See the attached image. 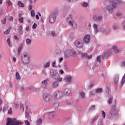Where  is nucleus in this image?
<instances>
[{"label":"nucleus","mask_w":125,"mask_h":125,"mask_svg":"<svg viewBox=\"0 0 125 125\" xmlns=\"http://www.w3.org/2000/svg\"><path fill=\"white\" fill-rule=\"evenodd\" d=\"M70 56V50H67L64 52V57L65 58H68Z\"/></svg>","instance_id":"15"},{"label":"nucleus","mask_w":125,"mask_h":125,"mask_svg":"<svg viewBox=\"0 0 125 125\" xmlns=\"http://www.w3.org/2000/svg\"><path fill=\"white\" fill-rule=\"evenodd\" d=\"M14 39H15V40H16V41H18V40H19L18 37H17V36H14Z\"/></svg>","instance_id":"59"},{"label":"nucleus","mask_w":125,"mask_h":125,"mask_svg":"<svg viewBox=\"0 0 125 125\" xmlns=\"http://www.w3.org/2000/svg\"><path fill=\"white\" fill-rule=\"evenodd\" d=\"M25 123L26 125H30V122H29V121L26 120Z\"/></svg>","instance_id":"49"},{"label":"nucleus","mask_w":125,"mask_h":125,"mask_svg":"<svg viewBox=\"0 0 125 125\" xmlns=\"http://www.w3.org/2000/svg\"><path fill=\"white\" fill-rule=\"evenodd\" d=\"M64 96V94L62 92H56L54 93V97L56 98V99H60V98H62Z\"/></svg>","instance_id":"9"},{"label":"nucleus","mask_w":125,"mask_h":125,"mask_svg":"<svg viewBox=\"0 0 125 125\" xmlns=\"http://www.w3.org/2000/svg\"><path fill=\"white\" fill-rule=\"evenodd\" d=\"M94 27L95 28V32H97V31H98L97 25H96V24H94Z\"/></svg>","instance_id":"44"},{"label":"nucleus","mask_w":125,"mask_h":125,"mask_svg":"<svg viewBox=\"0 0 125 125\" xmlns=\"http://www.w3.org/2000/svg\"><path fill=\"white\" fill-rule=\"evenodd\" d=\"M29 3H32L33 2V0H29Z\"/></svg>","instance_id":"63"},{"label":"nucleus","mask_w":125,"mask_h":125,"mask_svg":"<svg viewBox=\"0 0 125 125\" xmlns=\"http://www.w3.org/2000/svg\"><path fill=\"white\" fill-rule=\"evenodd\" d=\"M1 21H2V24H5L6 23V19L5 18L3 20H2Z\"/></svg>","instance_id":"42"},{"label":"nucleus","mask_w":125,"mask_h":125,"mask_svg":"<svg viewBox=\"0 0 125 125\" xmlns=\"http://www.w3.org/2000/svg\"><path fill=\"white\" fill-rule=\"evenodd\" d=\"M110 115L111 118L117 120L119 118V111L116 108H112L110 112Z\"/></svg>","instance_id":"4"},{"label":"nucleus","mask_w":125,"mask_h":125,"mask_svg":"<svg viewBox=\"0 0 125 125\" xmlns=\"http://www.w3.org/2000/svg\"><path fill=\"white\" fill-rule=\"evenodd\" d=\"M63 61V58H60L59 60V62H62Z\"/></svg>","instance_id":"55"},{"label":"nucleus","mask_w":125,"mask_h":125,"mask_svg":"<svg viewBox=\"0 0 125 125\" xmlns=\"http://www.w3.org/2000/svg\"><path fill=\"white\" fill-rule=\"evenodd\" d=\"M31 14L32 17H34L35 15H36V14H35V11L34 10H32L31 11Z\"/></svg>","instance_id":"35"},{"label":"nucleus","mask_w":125,"mask_h":125,"mask_svg":"<svg viewBox=\"0 0 125 125\" xmlns=\"http://www.w3.org/2000/svg\"><path fill=\"white\" fill-rule=\"evenodd\" d=\"M16 77L17 78V80H21V77L20 76V75L18 72H16Z\"/></svg>","instance_id":"27"},{"label":"nucleus","mask_w":125,"mask_h":125,"mask_svg":"<svg viewBox=\"0 0 125 125\" xmlns=\"http://www.w3.org/2000/svg\"><path fill=\"white\" fill-rule=\"evenodd\" d=\"M52 96L48 95L47 93H45L43 95V100L44 102L47 104L52 102Z\"/></svg>","instance_id":"5"},{"label":"nucleus","mask_w":125,"mask_h":125,"mask_svg":"<svg viewBox=\"0 0 125 125\" xmlns=\"http://www.w3.org/2000/svg\"><path fill=\"white\" fill-rule=\"evenodd\" d=\"M60 74H64V71H63V70H61L60 71Z\"/></svg>","instance_id":"61"},{"label":"nucleus","mask_w":125,"mask_h":125,"mask_svg":"<svg viewBox=\"0 0 125 125\" xmlns=\"http://www.w3.org/2000/svg\"><path fill=\"white\" fill-rule=\"evenodd\" d=\"M54 106L55 108V109H57L58 108H59V103L55 104Z\"/></svg>","instance_id":"37"},{"label":"nucleus","mask_w":125,"mask_h":125,"mask_svg":"<svg viewBox=\"0 0 125 125\" xmlns=\"http://www.w3.org/2000/svg\"><path fill=\"white\" fill-rule=\"evenodd\" d=\"M113 102V97H111L109 98L108 100V104H111Z\"/></svg>","instance_id":"36"},{"label":"nucleus","mask_w":125,"mask_h":125,"mask_svg":"<svg viewBox=\"0 0 125 125\" xmlns=\"http://www.w3.org/2000/svg\"><path fill=\"white\" fill-rule=\"evenodd\" d=\"M121 65L124 67V66H125V62H121Z\"/></svg>","instance_id":"48"},{"label":"nucleus","mask_w":125,"mask_h":125,"mask_svg":"<svg viewBox=\"0 0 125 125\" xmlns=\"http://www.w3.org/2000/svg\"><path fill=\"white\" fill-rule=\"evenodd\" d=\"M76 55H77V53L76 52V51L74 50H70V56L75 57Z\"/></svg>","instance_id":"17"},{"label":"nucleus","mask_w":125,"mask_h":125,"mask_svg":"<svg viewBox=\"0 0 125 125\" xmlns=\"http://www.w3.org/2000/svg\"><path fill=\"white\" fill-rule=\"evenodd\" d=\"M53 87L55 88L58 87V82H55L52 84Z\"/></svg>","instance_id":"21"},{"label":"nucleus","mask_w":125,"mask_h":125,"mask_svg":"<svg viewBox=\"0 0 125 125\" xmlns=\"http://www.w3.org/2000/svg\"><path fill=\"white\" fill-rule=\"evenodd\" d=\"M10 29L11 27H10L8 29H7L6 31H4V35H8L10 33Z\"/></svg>","instance_id":"23"},{"label":"nucleus","mask_w":125,"mask_h":125,"mask_svg":"<svg viewBox=\"0 0 125 125\" xmlns=\"http://www.w3.org/2000/svg\"><path fill=\"white\" fill-rule=\"evenodd\" d=\"M75 46H76V47H83V41H82L81 40H77L75 42Z\"/></svg>","instance_id":"10"},{"label":"nucleus","mask_w":125,"mask_h":125,"mask_svg":"<svg viewBox=\"0 0 125 125\" xmlns=\"http://www.w3.org/2000/svg\"><path fill=\"white\" fill-rule=\"evenodd\" d=\"M33 29H36L37 28V24L36 23H34L32 26Z\"/></svg>","instance_id":"50"},{"label":"nucleus","mask_w":125,"mask_h":125,"mask_svg":"<svg viewBox=\"0 0 125 125\" xmlns=\"http://www.w3.org/2000/svg\"><path fill=\"white\" fill-rule=\"evenodd\" d=\"M98 119V116H96L93 119V120H92V122H95V121H96V120H97Z\"/></svg>","instance_id":"47"},{"label":"nucleus","mask_w":125,"mask_h":125,"mask_svg":"<svg viewBox=\"0 0 125 125\" xmlns=\"http://www.w3.org/2000/svg\"><path fill=\"white\" fill-rule=\"evenodd\" d=\"M7 41V43H8L9 46L10 47H11L12 44H11V42H10V39L8 38Z\"/></svg>","instance_id":"32"},{"label":"nucleus","mask_w":125,"mask_h":125,"mask_svg":"<svg viewBox=\"0 0 125 125\" xmlns=\"http://www.w3.org/2000/svg\"><path fill=\"white\" fill-rule=\"evenodd\" d=\"M90 95H91V96H94V93H93L92 91L91 92Z\"/></svg>","instance_id":"56"},{"label":"nucleus","mask_w":125,"mask_h":125,"mask_svg":"<svg viewBox=\"0 0 125 125\" xmlns=\"http://www.w3.org/2000/svg\"><path fill=\"white\" fill-rule=\"evenodd\" d=\"M64 94L66 95H69L71 93V89L69 88H66L64 90Z\"/></svg>","instance_id":"16"},{"label":"nucleus","mask_w":125,"mask_h":125,"mask_svg":"<svg viewBox=\"0 0 125 125\" xmlns=\"http://www.w3.org/2000/svg\"><path fill=\"white\" fill-rule=\"evenodd\" d=\"M78 54L79 56L82 57V58H83V57H85V58H87V59H90V58H92V55H88L86 53H83L82 51H78Z\"/></svg>","instance_id":"8"},{"label":"nucleus","mask_w":125,"mask_h":125,"mask_svg":"<svg viewBox=\"0 0 125 125\" xmlns=\"http://www.w3.org/2000/svg\"><path fill=\"white\" fill-rule=\"evenodd\" d=\"M7 3L9 5H11V4H12V3H11L10 1H8Z\"/></svg>","instance_id":"58"},{"label":"nucleus","mask_w":125,"mask_h":125,"mask_svg":"<svg viewBox=\"0 0 125 125\" xmlns=\"http://www.w3.org/2000/svg\"><path fill=\"white\" fill-rule=\"evenodd\" d=\"M66 20L72 27L75 29L77 28V24L73 21V16L72 15H69L66 18Z\"/></svg>","instance_id":"6"},{"label":"nucleus","mask_w":125,"mask_h":125,"mask_svg":"<svg viewBox=\"0 0 125 125\" xmlns=\"http://www.w3.org/2000/svg\"><path fill=\"white\" fill-rule=\"evenodd\" d=\"M58 15V12L56 11L50 14L49 16V21L52 24L55 22L56 20V16Z\"/></svg>","instance_id":"7"},{"label":"nucleus","mask_w":125,"mask_h":125,"mask_svg":"<svg viewBox=\"0 0 125 125\" xmlns=\"http://www.w3.org/2000/svg\"><path fill=\"white\" fill-rule=\"evenodd\" d=\"M23 47V44H20L18 48V54L20 55L21 54V51H22V48Z\"/></svg>","instance_id":"14"},{"label":"nucleus","mask_w":125,"mask_h":125,"mask_svg":"<svg viewBox=\"0 0 125 125\" xmlns=\"http://www.w3.org/2000/svg\"><path fill=\"white\" fill-rule=\"evenodd\" d=\"M18 4L19 5H20V7H25V5H24V4L23 3H22V2H21V1H19L18 2Z\"/></svg>","instance_id":"25"},{"label":"nucleus","mask_w":125,"mask_h":125,"mask_svg":"<svg viewBox=\"0 0 125 125\" xmlns=\"http://www.w3.org/2000/svg\"><path fill=\"white\" fill-rule=\"evenodd\" d=\"M49 66H50V63L49 62H47L43 65L44 68H48Z\"/></svg>","instance_id":"26"},{"label":"nucleus","mask_w":125,"mask_h":125,"mask_svg":"<svg viewBox=\"0 0 125 125\" xmlns=\"http://www.w3.org/2000/svg\"><path fill=\"white\" fill-rule=\"evenodd\" d=\"M26 30L27 32H29V31H30V27L27 26L26 28Z\"/></svg>","instance_id":"54"},{"label":"nucleus","mask_w":125,"mask_h":125,"mask_svg":"<svg viewBox=\"0 0 125 125\" xmlns=\"http://www.w3.org/2000/svg\"><path fill=\"white\" fill-rule=\"evenodd\" d=\"M102 116L103 117V119H105V118H106V113H105V112L103 110L102 111Z\"/></svg>","instance_id":"29"},{"label":"nucleus","mask_w":125,"mask_h":125,"mask_svg":"<svg viewBox=\"0 0 125 125\" xmlns=\"http://www.w3.org/2000/svg\"><path fill=\"white\" fill-rule=\"evenodd\" d=\"M118 82H119V76H116L114 79V83H117Z\"/></svg>","instance_id":"34"},{"label":"nucleus","mask_w":125,"mask_h":125,"mask_svg":"<svg viewBox=\"0 0 125 125\" xmlns=\"http://www.w3.org/2000/svg\"><path fill=\"white\" fill-rule=\"evenodd\" d=\"M117 16H121L122 15V13H118L117 14H116Z\"/></svg>","instance_id":"60"},{"label":"nucleus","mask_w":125,"mask_h":125,"mask_svg":"<svg viewBox=\"0 0 125 125\" xmlns=\"http://www.w3.org/2000/svg\"><path fill=\"white\" fill-rule=\"evenodd\" d=\"M13 61H14V62H15L16 61V58L13 57Z\"/></svg>","instance_id":"62"},{"label":"nucleus","mask_w":125,"mask_h":125,"mask_svg":"<svg viewBox=\"0 0 125 125\" xmlns=\"http://www.w3.org/2000/svg\"><path fill=\"white\" fill-rule=\"evenodd\" d=\"M19 33L20 34H23V27H22V25H21L19 27Z\"/></svg>","instance_id":"28"},{"label":"nucleus","mask_w":125,"mask_h":125,"mask_svg":"<svg viewBox=\"0 0 125 125\" xmlns=\"http://www.w3.org/2000/svg\"><path fill=\"white\" fill-rule=\"evenodd\" d=\"M51 35L52 37H56V36H57V33H56L55 31H52L51 32Z\"/></svg>","instance_id":"30"},{"label":"nucleus","mask_w":125,"mask_h":125,"mask_svg":"<svg viewBox=\"0 0 125 125\" xmlns=\"http://www.w3.org/2000/svg\"><path fill=\"white\" fill-rule=\"evenodd\" d=\"M95 21H98V22H100V21H102V16H99L96 18H94Z\"/></svg>","instance_id":"18"},{"label":"nucleus","mask_w":125,"mask_h":125,"mask_svg":"<svg viewBox=\"0 0 125 125\" xmlns=\"http://www.w3.org/2000/svg\"><path fill=\"white\" fill-rule=\"evenodd\" d=\"M22 123L15 118H8L6 125H21Z\"/></svg>","instance_id":"2"},{"label":"nucleus","mask_w":125,"mask_h":125,"mask_svg":"<svg viewBox=\"0 0 125 125\" xmlns=\"http://www.w3.org/2000/svg\"><path fill=\"white\" fill-rule=\"evenodd\" d=\"M112 28L113 30H117V29H119L120 28V26L117 24H114L112 26Z\"/></svg>","instance_id":"20"},{"label":"nucleus","mask_w":125,"mask_h":125,"mask_svg":"<svg viewBox=\"0 0 125 125\" xmlns=\"http://www.w3.org/2000/svg\"><path fill=\"white\" fill-rule=\"evenodd\" d=\"M23 20H24V18H23V17L20 18L19 19V21L20 23H23Z\"/></svg>","instance_id":"40"},{"label":"nucleus","mask_w":125,"mask_h":125,"mask_svg":"<svg viewBox=\"0 0 125 125\" xmlns=\"http://www.w3.org/2000/svg\"><path fill=\"white\" fill-rule=\"evenodd\" d=\"M95 109V105H92L91 106V110H94Z\"/></svg>","instance_id":"51"},{"label":"nucleus","mask_w":125,"mask_h":125,"mask_svg":"<svg viewBox=\"0 0 125 125\" xmlns=\"http://www.w3.org/2000/svg\"><path fill=\"white\" fill-rule=\"evenodd\" d=\"M55 114L54 112H51L49 113V116L51 117V118H54Z\"/></svg>","instance_id":"39"},{"label":"nucleus","mask_w":125,"mask_h":125,"mask_svg":"<svg viewBox=\"0 0 125 125\" xmlns=\"http://www.w3.org/2000/svg\"><path fill=\"white\" fill-rule=\"evenodd\" d=\"M65 80L66 83H71V80H72V77H66L65 78Z\"/></svg>","instance_id":"19"},{"label":"nucleus","mask_w":125,"mask_h":125,"mask_svg":"<svg viewBox=\"0 0 125 125\" xmlns=\"http://www.w3.org/2000/svg\"><path fill=\"white\" fill-rule=\"evenodd\" d=\"M111 1L110 5L107 6V9H108L110 12H113V9L118 5L117 2L120 3L121 1L120 0H111Z\"/></svg>","instance_id":"3"},{"label":"nucleus","mask_w":125,"mask_h":125,"mask_svg":"<svg viewBox=\"0 0 125 125\" xmlns=\"http://www.w3.org/2000/svg\"><path fill=\"white\" fill-rule=\"evenodd\" d=\"M32 8H33V6L30 5L29 6V10H32Z\"/></svg>","instance_id":"53"},{"label":"nucleus","mask_w":125,"mask_h":125,"mask_svg":"<svg viewBox=\"0 0 125 125\" xmlns=\"http://www.w3.org/2000/svg\"><path fill=\"white\" fill-rule=\"evenodd\" d=\"M90 42V36L86 35L84 37V42L85 43H88Z\"/></svg>","instance_id":"12"},{"label":"nucleus","mask_w":125,"mask_h":125,"mask_svg":"<svg viewBox=\"0 0 125 125\" xmlns=\"http://www.w3.org/2000/svg\"><path fill=\"white\" fill-rule=\"evenodd\" d=\"M36 18L37 20H39V19H40V17H39L38 15H36Z\"/></svg>","instance_id":"57"},{"label":"nucleus","mask_w":125,"mask_h":125,"mask_svg":"<svg viewBox=\"0 0 125 125\" xmlns=\"http://www.w3.org/2000/svg\"><path fill=\"white\" fill-rule=\"evenodd\" d=\"M47 82H48V80H45L42 82V84H43V85H46V84H47Z\"/></svg>","instance_id":"31"},{"label":"nucleus","mask_w":125,"mask_h":125,"mask_svg":"<svg viewBox=\"0 0 125 125\" xmlns=\"http://www.w3.org/2000/svg\"><path fill=\"white\" fill-rule=\"evenodd\" d=\"M26 42L28 44H31V42H32V41H31V39H27L26 41Z\"/></svg>","instance_id":"33"},{"label":"nucleus","mask_w":125,"mask_h":125,"mask_svg":"<svg viewBox=\"0 0 125 125\" xmlns=\"http://www.w3.org/2000/svg\"><path fill=\"white\" fill-rule=\"evenodd\" d=\"M8 113L9 114V115H11V114H12V109H11V108H10L8 110Z\"/></svg>","instance_id":"41"},{"label":"nucleus","mask_w":125,"mask_h":125,"mask_svg":"<svg viewBox=\"0 0 125 125\" xmlns=\"http://www.w3.org/2000/svg\"><path fill=\"white\" fill-rule=\"evenodd\" d=\"M113 49H114L116 52H119V50H118V48L117 47V46H114L113 47Z\"/></svg>","instance_id":"38"},{"label":"nucleus","mask_w":125,"mask_h":125,"mask_svg":"<svg viewBox=\"0 0 125 125\" xmlns=\"http://www.w3.org/2000/svg\"><path fill=\"white\" fill-rule=\"evenodd\" d=\"M21 60L23 64L27 65V64H29L31 61V56L29 53L24 52L21 54Z\"/></svg>","instance_id":"1"},{"label":"nucleus","mask_w":125,"mask_h":125,"mask_svg":"<svg viewBox=\"0 0 125 125\" xmlns=\"http://www.w3.org/2000/svg\"><path fill=\"white\" fill-rule=\"evenodd\" d=\"M52 66L57 67V66H56V61L53 62Z\"/></svg>","instance_id":"46"},{"label":"nucleus","mask_w":125,"mask_h":125,"mask_svg":"<svg viewBox=\"0 0 125 125\" xmlns=\"http://www.w3.org/2000/svg\"><path fill=\"white\" fill-rule=\"evenodd\" d=\"M102 91H103V89L102 88H98L95 90L94 93H95L96 94H99V93H101Z\"/></svg>","instance_id":"13"},{"label":"nucleus","mask_w":125,"mask_h":125,"mask_svg":"<svg viewBox=\"0 0 125 125\" xmlns=\"http://www.w3.org/2000/svg\"><path fill=\"white\" fill-rule=\"evenodd\" d=\"M54 79L56 80V81H58V82H62V80L61 77H60L59 74L56 73L55 74H54Z\"/></svg>","instance_id":"11"},{"label":"nucleus","mask_w":125,"mask_h":125,"mask_svg":"<svg viewBox=\"0 0 125 125\" xmlns=\"http://www.w3.org/2000/svg\"><path fill=\"white\" fill-rule=\"evenodd\" d=\"M42 123V119H39L38 121L37 122L36 125H41Z\"/></svg>","instance_id":"24"},{"label":"nucleus","mask_w":125,"mask_h":125,"mask_svg":"<svg viewBox=\"0 0 125 125\" xmlns=\"http://www.w3.org/2000/svg\"><path fill=\"white\" fill-rule=\"evenodd\" d=\"M13 17H10L9 18V21H13Z\"/></svg>","instance_id":"52"},{"label":"nucleus","mask_w":125,"mask_h":125,"mask_svg":"<svg viewBox=\"0 0 125 125\" xmlns=\"http://www.w3.org/2000/svg\"><path fill=\"white\" fill-rule=\"evenodd\" d=\"M83 7H87V5H88V4H87V2H84L83 4Z\"/></svg>","instance_id":"45"},{"label":"nucleus","mask_w":125,"mask_h":125,"mask_svg":"<svg viewBox=\"0 0 125 125\" xmlns=\"http://www.w3.org/2000/svg\"><path fill=\"white\" fill-rule=\"evenodd\" d=\"M101 57V56H98L97 58V61H98V62H101V59H100Z\"/></svg>","instance_id":"43"},{"label":"nucleus","mask_w":125,"mask_h":125,"mask_svg":"<svg viewBox=\"0 0 125 125\" xmlns=\"http://www.w3.org/2000/svg\"><path fill=\"white\" fill-rule=\"evenodd\" d=\"M80 95L83 99H85V94L83 92H81L80 93Z\"/></svg>","instance_id":"22"},{"label":"nucleus","mask_w":125,"mask_h":125,"mask_svg":"<svg viewBox=\"0 0 125 125\" xmlns=\"http://www.w3.org/2000/svg\"><path fill=\"white\" fill-rule=\"evenodd\" d=\"M21 16H22V14H19V17H21Z\"/></svg>","instance_id":"64"}]
</instances>
